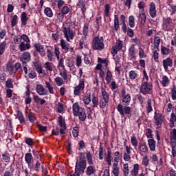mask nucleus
I'll use <instances>...</instances> for the list:
<instances>
[{
	"mask_svg": "<svg viewBox=\"0 0 176 176\" xmlns=\"http://www.w3.org/2000/svg\"><path fill=\"white\" fill-rule=\"evenodd\" d=\"M122 102L123 104H118L117 111L119 112L121 116H124L125 115H131V107L127 105H130V102H131V95H130V94H127L125 96H123Z\"/></svg>",
	"mask_w": 176,
	"mask_h": 176,
	"instance_id": "obj_1",
	"label": "nucleus"
},
{
	"mask_svg": "<svg viewBox=\"0 0 176 176\" xmlns=\"http://www.w3.org/2000/svg\"><path fill=\"white\" fill-rule=\"evenodd\" d=\"M98 64L96 67V69H101V68H104L107 69V76L105 78L106 82L107 85L111 83L112 80V72L109 70V67H108L109 64V60L107 58H98Z\"/></svg>",
	"mask_w": 176,
	"mask_h": 176,
	"instance_id": "obj_2",
	"label": "nucleus"
},
{
	"mask_svg": "<svg viewBox=\"0 0 176 176\" xmlns=\"http://www.w3.org/2000/svg\"><path fill=\"white\" fill-rule=\"evenodd\" d=\"M87 165V163L86 162L85 153H80L79 160L76 163L75 174L70 175V176H80V174H83L85 173Z\"/></svg>",
	"mask_w": 176,
	"mask_h": 176,
	"instance_id": "obj_3",
	"label": "nucleus"
},
{
	"mask_svg": "<svg viewBox=\"0 0 176 176\" xmlns=\"http://www.w3.org/2000/svg\"><path fill=\"white\" fill-rule=\"evenodd\" d=\"M23 65L20 62H17L15 64L13 61H9L7 63L6 70L8 71L9 75H15L16 72H19L20 75L23 74Z\"/></svg>",
	"mask_w": 176,
	"mask_h": 176,
	"instance_id": "obj_4",
	"label": "nucleus"
},
{
	"mask_svg": "<svg viewBox=\"0 0 176 176\" xmlns=\"http://www.w3.org/2000/svg\"><path fill=\"white\" fill-rule=\"evenodd\" d=\"M72 109L74 116H78L79 120H81V122H85V120H86V118H87L86 111L83 107H80L78 102H75L73 104Z\"/></svg>",
	"mask_w": 176,
	"mask_h": 176,
	"instance_id": "obj_5",
	"label": "nucleus"
},
{
	"mask_svg": "<svg viewBox=\"0 0 176 176\" xmlns=\"http://www.w3.org/2000/svg\"><path fill=\"white\" fill-rule=\"evenodd\" d=\"M19 60L21 63L22 68L24 71L25 75L28 74V63L31 61V53L26 52H23Z\"/></svg>",
	"mask_w": 176,
	"mask_h": 176,
	"instance_id": "obj_6",
	"label": "nucleus"
},
{
	"mask_svg": "<svg viewBox=\"0 0 176 176\" xmlns=\"http://www.w3.org/2000/svg\"><path fill=\"white\" fill-rule=\"evenodd\" d=\"M58 122L59 123V126L60 129L58 127H56L52 131V135H58V134H65V131L67 130V125L65 124V120L63 118V116H60L58 118Z\"/></svg>",
	"mask_w": 176,
	"mask_h": 176,
	"instance_id": "obj_7",
	"label": "nucleus"
},
{
	"mask_svg": "<svg viewBox=\"0 0 176 176\" xmlns=\"http://www.w3.org/2000/svg\"><path fill=\"white\" fill-rule=\"evenodd\" d=\"M92 49L94 50H104L105 44H104V37L96 36L93 38L91 43Z\"/></svg>",
	"mask_w": 176,
	"mask_h": 176,
	"instance_id": "obj_8",
	"label": "nucleus"
},
{
	"mask_svg": "<svg viewBox=\"0 0 176 176\" xmlns=\"http://www.w3.org/2000/svg\"><path fill=\"white\" fill-rule=\"evenodd\" d=\"M63 32L67 42H71L75 38V32L71 30V25L67 22H65L63 24Z\"/></svg>",
	"mask_w": 176,
	"mask_h": 176,
	"instance_id": "obj_9",
	"label": "nucleus"
},
{
	"mask_svg": "<svg viewBox=\"0 0 176 176\" xmlns=\"http://www.w3.org/2000/svg\"><path fill=\"white\" fill-rule=\"evenodd\" d=\"M153 90V85L152 82L144 81L142 82L140 88V91L143 94V96H146L148 94H152V91Z\"/></svg>",
	"mask_w": 176,
	"mask_h": 176,
	"instance_id": "obj_10",
	"label": "nucleus"
},
{
	"mask_svg": "<svg viewBox=\"0 0 176 176\" xmlns=\"http://www.w3.org/2000/svg\"><path fill=\"white\" fill-rule=\"evenodd\" d=\"M164 116L161 113H157L155 112L154 113V123L158 127V129H160L162 127V124H163V122H164Z\"/></svg>",
	"mask_w": 176,
	"mask_h": 176,
	"instance_id": "obj_11",
	"label": "nucleus"
},
{
	"mask_svg": "<svg viewBox=\"0 0 176 176\" xmlns=\"http://www.w3.org/2000/svg\"><path fill=\"white\" fill-rule=\"evenodd\" d=\"M122 49H123V41L118 38L116 40V45L111 48V54L116 56L118 52L122 50Z\"/></svg>",
	"mask_w": 176,
	"mask_h": 176,
	"instance_id": "obj_12",
	"label": "nucleus"
},
{
	"mask_svg": "<svg viewBox=\"0 0 176 176\" xmlns=\"http://www.w3.org/2000/svg\"><path fill=\"white\" fill-rule=\"evenodd\" d=\"M173 28V19L170 16L163 19V29L164 31H171Z\"/></svg>",
	"mask_w": 176,
	"mask_h": 176,
	"instance_id": "obj_13",
	"label": "nucleus"
},
{
	"mask_svg": "<svg viewBox=\"0 0 176 176\" xmlns=\"http://www.w3.org/2000/svg\"><path fill=\"white\" fill-rule=\"evenodd\" d=\"M85 90V81L80 80L78 85L74 87V96H80V92Z\"/></svg>",
	"mask_w": 176,
	"mask_h": 176,
	"instance_id": "obj_14",
	"label": "nucleus"
},
{
	"mask_svg": "<svg viewBox=\"0 0 176 176\" xmlns=\"http://www.w3.org/2000/svg\"><path fill=\"white\" fill-rule=\"evenodd\" d=\"M34 49L38 52L42 57L46 56V50L45 49V45L38 43L34 45Z\"/></svg>",
	"mask_w": 176,
	"mask_h": 176,
	"instance_id": "obj_15",
	"label": "nucleus"
},
{
	"mask_svg": "<svg viewBox=\"0 0 176 176\" xmlns=\"http://www.w3.org/2000/svg\"><path fill=\"white\" fill-rule=\"evenodd\" d=\"M27 109H28V107H27L25 109V116L27 119V120H29V122H30V123H34V122H35V120H36V118H35V113H34L33 112H28L27 111Z\"/></svg>",
	"mask_w": 176,
	"mask_h": 176,
	"instance_id": "obj_16",
	"label": "nucleus"
},
{
	"mask_svg": "<svg viewBox=\"0 0 176 176\" xmlns=\"http://www.w3.org/2000/svg\"><path fill=\"white\" fill-rule=\"evenodd\" d=\"M157 12L156 11V4L154 2L150 3L149 14L152 19H155L157 16Z\"/></svg>",
	"mask_w": 176,
	"mask_h": 176,
	"instance_id": "obj_17",
	"label": "nucleus"
},
{
	"mask_svg": "<svg viewBox=\"0 0 176 176\" xmlns=\"http://www.w3.org/2000/svg\"><path fill=\"white\" fill-rule=\"evenodd\" d=\"M36 93L39 94V96H47V91L43 87V85L42 84H38L36 87Z\"/></svg>",
	"mask_w": 176,
	"mask_h": 176,
	"instance_id": "obj_18",
	"label": "nucleus"
},
{
	"mask_svg": "<svg viewBox=\"0 0 176 176\" xmlns=\"http://www.w3.org/2000/svg\"><path fill=\"white\" fill-rule=\"evenodd\" d=\"M163 67L165 71H167L168 69V67L171 68L173 67V59L171 58L168 57L166 59L163 60Z\"/></svg>",
	"mask_w": 176,
	"mask_h": 176,
	"instance_id": "obj_19",
	"label": "nucleus"
},
{
	"mask_svg": "<svg viewBox=\"0 0 176 176\" xmlns=\"http://www.w3.org/2000/svg\"><path fill=\"white\" fill-rule=\"evenodd\" d=\"M69 46H71V45L67 43L65 40L64 39L60 40V47L62 50H63L65 53H68V52L69 51Z\"/></svg>",
	"mask_w": 176,
	"mask_h": 176,
	"instance_id": "obj_20",
	"label": "nucleus"
},
{
	"mask_svg": "<svg viewBox=\"0 0 176 176\" xmlns=\"http://www.w3.org/2000/svg\"><path fill=\"white\" fill-rule=\"evenodd\" d=\"M139 17L140 19V25L144 27L146 24V15L145 14V10H142L139 14Z\"/></svg>",
	"mask_w": 176,
	"mask_h": 176,
	"instance_id": "obj_21",
	"label": "nucleus"
},
{
	"mask_svg": "<svg viewBox=\"0 0 176 176\" xmlns=\"http://www.w3.org/2000/svg\"><path fill=\"white\" fill-rule=\"evenodd\" d=\"M138 149H139V153L141 155V153H146L148 152V146L146 145V143H139L138 144Z\"/></svg>",
	"mask_w": 176,
	"mask_h": 176,
	"instance_id": "obj_22",
	"label": "nucleus"
},
{
	"mask_svg": "<svg viewBox=\"0 0 176 176\" xmlns=\"http://www.w3.org/2000/svg\"><path fill=\"white\" fill-rule=\"evenodd\" d=\"M170 144L176 145V129H171L170 132Z\"/></svg>",
	"mask_w": 176,
	"mask_h": 176,
	"instance_id": "obj_23",
	"label": "nucleus"
},
{
	"mask_svg": "<svg viewBox=\"0 0 176 176\" xmlns=\"http://www.w3.org/2000/svg\"><path fill=\"white\" fill-rule=\"evenodd\" d=\"M100 100L109 102V94L105 91V89L103 87L101 88V96L100 97Z\"/></svg>",
	"mask_w": 176,
	"mask_h": 176,
	"instance_id": "obj_24",
	"label": "nucleus"
},
{
	"mask_svg": "<svg viewBox=\"0 0 176 176\" xmlns=\"http://www.w3.org/2000/svg\"><path fill=\"white\" fill-rule=\"evenodd\" d=\"M148 145L151 152L156 151V141L153 138L148 140Z\"/></svg>",
	"mask_w": 176,
	"mask_h": 176,
	"instance_id": "obj_25",
	"label": "nucleus"
},
{
	"mask_svg": "<svg viewBox=\"0 0 176 176\" xmlns=\"http://www.w3.org/2000/svg\"><path fill=\"white\" fill-rule=\"evenodd\" d=\"M59 75L63 80H68V77H71V74L68 75V74H67V69H59Z\"/></svg>",
	"mask_w": 176,
	"mask_h": 176,
	"instance_id": "obj_26",
	"label": "nucleus"
},
{
	"mask_svg": "<svg viewBox=\"0 0 176 176\" xmlns=\"http://www.w3.org/2000/svg\"><path fill=\"white\" fill-rule=\"evenodd\" d=\"M31 47V44L30 43H24L21 42L19 44V50L21 52H25V50H28Z\"/></svg>",
	"mask_w": 176,
	"mask_h": 176,
	"instance_id": "obj_27",
	"label": "nucleus"
},
{
	"mask_svg": "<svg viewBox=\"0 0 176 176\" xmlns=\"http://www.w3.org/2000/svg\"><path fill=\"white\" fill-rule=\"evenodd\" d=\"M96 167L93 165H89L87 168L86 174L88 176L94 175V174H96Z\"/></svg>",
	"mask_w": 176,
	"mask_h": 176,
	"instance_id": "obj_28",
	"label": "nucleus"
},
{
	"mask_svg": "<svg viewBox=\"0 0 176 176\" xmlns=\"http://www.w3.org/2000/svg\"><path fill=\"white\" fill-rule=\"evenodd\" d=\"M129 57L131 60H135L137 56L135 55V47L132 45L129 47Z\"/></svg>",
	"mask_w": 176,
	"mask_h": 176,
	"instance_id": "obj_29",
	"label": "nucleus"
},
{
	"mask_svg": "<svg viewBox=\"0 0 176 176\" xmlns=\"http://www.w3.org/2000/svg\"><path fill=\"white\" fill-rule=\"evenodd\" d=\"M160 83L163 87H166V86H168V85H170V78H168L167 76L164 75L162 76Z\"/></svg>",
	"mask_w": 176,
	"mask_h": 176,
	"instance_id": "obj_30",
	"label": "nucleus"
},
{
	"mask_svg": "<svg viewBox=\"0 0 176 176\" xmlns=\"http://www.w3.org/2000/svg\"><path fill=\"white\" fill-rule=\"evenodd\" d=\"M33 100L36 104H40V105H43V104H46V100H45V99L39 98L38 95H34Z\"/></svg>",
	"mask_w": 176,
	"mask_h": 176,
	"instance_id": "obj_31",
	"label": "nucleus"
},
{
	"mask_svg": "<svg viewBox=\"0 0 176 176\" xmlns=\"http://www.w3.org/2000/svg\"><path fill=\"white\" fill-rule=\"evenodd\" d=\"M29 19L30 18L27 16V12H22L21 15V25H27V22L28 21Z\"/></svg>",
	"mask_w": 176,
	"mask_h": 176,
	"instance_id": "obj_32",
	"label": "nucleus"
},
{
	"mask_svg": "<svg viewBox=\"0 0 176 176\" xmlns=\"http://www.w3.org/2000/svg\"><path fill=\"white\" fill-rule=\"evenodd\" d=\"M139 170H140V164H134L133 170H131V175L138 176Z\"/></svg>",
	"mask_w": 176,
	"mask_h": 176,
	"instance_id": "obj_33",
	"label": "nucleus"
},
{
	"mask_svg": "<svg viewBox=\"0 0 176 176\" xmlns=\"http://www.w3.org/2000/svg\"><path fill=\"white\" fill-rule=\"evenodd\" d=\"M32 154H31V153H27L25 155V162L27 163L29 167L31 166V162H32Z\"/></svg>",
	"mask_w": 176,
	"mask_h": 176,
	"instance_id": "obj_34",
	"label": "nucleus"
},
{
	"mask_svg": "<svg viewBox=\"0 0 176 176\" xmlns=\"http://www.w3.org/2000/svg\"><path fill=\"white\" fill-rule=\"evenodd\" d=\"M86 157L88 164H89V166H93V164H94V162H93V155L90 151L86 152Z\"/></svg>",
	"mask_w": 176,
	"mask_h": 176,
	"instance_id": "obj_35",
	"label": "nucleus"
},
{
	"mask_svg": "<svg viewBox=\"0 0 176 176\" xmlns=\"http://www.w3.org/2000/svg\"><path fill=\"white\" fill-rule=\"evenodd\" d=\"M92 108H97L98 107V96H96V94H92Z\"/></svg>",
	"mask_w": 176,
	"mask_h": 176,
	"instance_id": "obj_36",
	"label": "nucleus"
},
{
	"mask_svg": "<svg viewBox=\"0 0 176 176\" xmlns=\"http://www.w3.org/2000/svg\"><path fill=\"white\" fill-rule=\"evenodd\" d=\"M82 35L87 38L89 36V23H85L82 28Z\"/></svg>",
	"mask_w": 176,
	"mask_h": 176,
	"instance_id": "obj_37",
	"label": "nucleus"
},
{
	"mask_svg": "<svg viewBox=\"0 0 176 176\" xmlns=\"http://www.w3.org/2000/svg\"><path fill=\"white\" fill-rule=\"evenodd\" d=\"M129 76L131 80H134L138 78L139 75L138 73H137V71L132 70L129 72Z\"/></svg>",
	"mask_w": 176,
	"mask_h": 176,
	"instance_id": "obj_38",
	"label": "nucleus"
},
{
	"mask_svg": "<svg viewBox=\"0 0 176 176\" xmlns=\"http://www.w3.org/2000/svg\"><path fill=\"white\" fill-rule=\"evenodd\" d=\"M161 52H162V54H163V56H167V54H170V53H171V50H170V48L166 46L162 45Z\"/></svg>",
	"mask_w": 176,
	"mask_h": 176,
	"instance_id": "obj_39",
	"label": "nucleus"
},
{
	"mask_svg": "<svg viewBox=\"0 0 176 176\" xmlns=\"http://www.w3.org/2000/svg\"><path fill=\"white\" fill-rule=\"evenodd\" d=\"M17 118L19 119L21 124H25V118H24V115H23V113L21 111H18Z\"/></svg>",
	"mask_w": 176,
	"mask_h": 176,
	"instance_id": "obj_40",
	"label": "nucleus"
},
{
	"mask_svg": "<svg viewBox=\"0 0 176 176\" xmlns=\"http://www.w3.org/2000/svg\"><path fill=\"white\" fill-rule=\"evenodd\" d=\"M87 37L82 36L81 39L79 41V49L82 50L86 46V41Z\"/></svg>",
	"mask_w": 176,
	"mask_h": 176,
	"instance_id": "obj_41",
	"label": "nucleus"
},
{
	"mask_svg": "<svg viewBox=\"0 0 176 176\" xmlns=\"http://www.w3.org/2000/svg\"><path fill=\"white\" fill-rule=\"evenodd\" d=\"M56 111L58 113H63L64 112V104L60 102H58L56 104Z\"/></svg>",
	"mask_w": 176,
	"mask_h": 176,
	"instance_id": "obj_42",
	"label": "nucleus"
},
{
	"mask_svg": "<svg viewBox=\"0 0 176 176\" xmlns=\"http://www.w3.org/2000/svg\"><path fill=\"white\" fill-rule=\"evenodd\" d=\"M108 104H109V102L108 100H104L102 99H100L99 100V107L102 109H104V108H107V107H108Z\"/></svg>",
	"mask_w": 176,
	"mask_h": 176,
	"instance_id": "obj_43",
	"label": "nucleus"
},
{
	"mask_svg": "<svg viewBox=\"0 0 176 176\" xmlns=\"http://www.w3.org/2000/svg\"><path fill=\"white\" fill-rule=\"evenodd\" d=\"M161 41L162 39L160 38V36L154 37V46L157 50H159V46H160Z\"/></svg>",
	"mask_w": 176,
	"mask_h": 176,
	"instance_id": "obj_44",
	"label": "nucleus"
},
{
	"mask_svg": "<svg viewBox=\"0 0 176 176\" xmlns=\"http://www.w3.org/2000/svg\"><path fill=\"white\" fill-rule=\"evenodd\" d=\"M109 10H111V4H105L104 13L106 17H109V16H111V14H109Z\"/></svg>",
	"mask_w": 176,
	"mask_h": 176,
	"instance_id": "obj_45",
	"label": "nucleus"
},
{
	"mask_svg": "<svg viewBox=\"0 0 176 176\" xmlns=\"http://www.w3.org/2000/svg\"><path fill=\"white\" fill-rule=\"evenodd\" d=\"M44 14L47 17H53V11H52V8L49 7L44 9Z\"/></svg>",
	"mask_w": 176,
	"mask_h": 176,
	"instance_id": "obj_46",
	"label": "nucleus"
},
{
	"mask_svg": "<svg viewBox=\"0 0 176 176\" xmlns=\"http://www.w3.org/2000/svg\"><path fill=\"white\" fill-rule=\"evenodd\" d=\"M83 101L85 105H89V102H91V94L90 93L87 94Z\"/></svg>",
	"mask_w": 176,
	"mask_h": 176,
	"instance_id": "obj_47",
	"label": "nucleus"
},
{
	"mask_svg": "<svg viewBox=\"0 0 176 176\" xmlns=\"http://www.w3.org/2000/svg\"><path fill=\"white\" fill-rule=\"evenodd\" d=\"M122 171L124 176H129L130 169H129V164H124L122 166Z\"/></svg>",
	"mask_w": 176,
	"mask_h": 176,
	"instance_id": "obj_48",
	"label": "nucleus"
},
{
	"mask_svg": "<svg viewBox=\"0 0 176 176\" xmlns=\"http://www.w3.org/2000/svg\"><path fill=\"white\" fill-rule=\"evenodd\" d=\"M54 82L56 86H63L64 85V79L61 77L55 78Z\"/></svg>",
	"mask_w": 176,
	"mask_h": 176,
	"instance_id": "obj_49",
	"label": "nucleus"
},
{
	"mask_svg": "<svg viewBox=\"0 0 176 176\" xmlns=\"http://www.w3.org/2000/svg\"><path fill=\"white\" fill-rule=\"evenodd\" d=\"M8 43H6V41H3L0 44V55L2 56L3 53H5V50H6V46Z\"/></svg>",
	"mask_w": 176,
	"mask_h": 176,
	"instance_id": "obj_50",
	"label": "nucleus"
},
{
	"mask_svg": "<svg viewBox=\"0 0 176 176\" xmlns=\"http://www.w3.org/2000/svg\"><path fill=\"white\" fill-rule=\"evenodd\" d=\"M146 108L147 113H151V112L153 111V109L152 108V100L148 99L147 100V104Z\"/></svg>",
	"mask_w": 176,
	"mask_h": 176,
	"instance_id": "obj_51",
	"label": "nucleus"
},
{
	"mask_svg": "<svg viewBox=\"0 0 176 176\" xmlns=\"http://www.w3.org/2000/svg\"><path fill=\"white\" fill-rule=\"evenodd\" d=\"M131 142L133 145V146H134L135 149H137V146H138V140H137V138H135V136H131Z\"/></svg>",
	"mask_w": 176,
	"mask_h": 176,
	"instance_id": "obj_52",
	"label": "nucleus"
},
{
	"mask_svg": "<svg viewBox=\"0 0 176 176\" xmlns=\"http://www.w3.org/2000/svg\"><path fill=\"white\" fill-rule=\"evenodd\" d=\"M3 160L6 163H10V155H9V153H5L2 154Z\"/></svg>",
	"mask_w": 176,
	"mask_h": 176,
	"instance_id": "obj_53",
	"label": "nucleus"
},
{
	"mask_svg": "<svg viewBox=\"0 0 176 176\" xmlns=\"http://www.w3.org/2000/svg\"><path fill=\"white\" fill-rule=\"evenodd\" d=\"M138 55H139V58H145L147 57L146 54H145V51L141 47H139Z\"/></svg>",
	"mask_w": 176,
	"mask_h": 176,
	"instance_id": "obj_54",
	"label": "nucleus"
},
{
	"mask_svg": "<svg viewBox=\"0 0 176 176\" xmlns=\"http://www.w3.org/2000/svg\"><path fill=\"white\" fill-rule=\"evenodd\" d=\"M114 30L118 31L119 30V18L118 15H114Z\"/></svg>",
	"mask_w": 176,
	"mask_h": 176,
	"instance_id": "obj_55",
	"label": "nucleus"
},
{
	"mask_svg": "<svg viewBox=\"0 0 176 176\" xmlns=\"http://www.w3.org/2000/svg\"><path fill=\"white\" fill-rule=\"evenodd\" d=\"M6 87H8V89H13V80L12 78H8L6 81Z\"/></svg>",
	"mask_w": 176,
	"mask_h": 176,
	"instance_id": "obj_56",
	"label": "nucleus"
},
{
	"mask_svg": "<svg viewBox=\"0 0 176 176\" xmlns=\"http://www.w3.org/2000/svg\"><path fill=\"white\" fill-rule=\"evenodd\" d=\"M98 71H100L99 76L102 79H104V78H105V72H107V69H104V67H100V69H98Z\"/></svg>",
	"mask_w": 176,
	"mask_h": 176,
	"instance_id": "obj_57",
	"label": "nucleus"
},
{
	"mask_svg": "<svg viewBox=\"0 0 176 176\" xmlns=\"http://www.w3.org/2000/svg\"><path fill=\"white\" fill-rule=\"evenodd\" d=\"M72 135H73V137H74V138H77V137H78V135H79V128L78 126H74L73 128Z\"/></svg>",
	"mask_w": 176,
	"mask_h": 176,
	"instance_id": "obj_58",
	"label": "nucleus"
},
{
	"mask_svg": "<svg viewBox=\"0 0 176 176\" xmlns=\"http://www.w3.org/2000/svg\"><path fill=\"white\" fill-rule=\"evenodd\" d=\"M19 19V16L17 15H14L12 16V21H11V26L12 27H16L17 25V19Z\"/></svg>",
	"mask_w": 176,
	"mask_h": 176,
	"instance_id": "obj_59",
	"label": "nucleus"
},
{
	"mask_svg": "<svg viewBox=\"0 0 176 176\" xmlns=\"http://www.w3.org/2000/svg\"><path fill=\"white\" fill-rule=\"evenodd\" d=\"M47 56L49 61H53V52H52V50L47 49Z\"/></svg>",
	"mask_w": 176,
	"mask_h": 176,
	"instance_id": "obj_60",
	"label": "nucleus"
},
{
	"mask_svg": "<svg viewBox=\"0 0 176 176\" xmlns=\"http://www.w3.org/2000/svg\"><path fill=\"white\" fill-rule=\"evenodd\" d=\"M25 142L29 146H32V145H34V140L31 138H25Z\"/></svg>",
	"mask_w": 176,
	"mask_h": 176,
	"instance_id": "obj_61",
	"label": "nucleus"
},
{
	"mask_svg": "<svg viewBox=\"0 0 176 176\" xmlns=\"http://www.w3.org/2000/svg\"><path fill=\"white\" fill-rule=\"evenodd\" d=\"M10 170H6L2 176H13V173H14V168H12V167H10Z\"/></svg>",
	"mask_w": 176,
	"mask_h": 176,
	"instance_id": "obj_62",
	"label": "nucleus"
},
{
	"mask_svg": "<svg viewBox=\"0 0 176 176\" xmlns=\"http://www.w3.org/2000/svg\"><path fill=\"white\" fill-rule=\"evenodd\" d=\"M171 97H172V100H176V87L175 86H174L171 89Z\"/></svg>",
	"mask_w": 176,
	"mask_h": 176,
	"instance_id": "obj_63",
	"label": "nucleus"
},
{
	"mask_svg": "<svg viewBox=\"0 0 176 176\" xmlns=\"http://www.w3.org/2000/svg\"><path fill=\"white\" fill-rule=\"evenodd\" d=\"M172 148V155L173 157H176V144H170Z\"/></svg>",
	"mask_w": 176,
	"mask_h": 176,
	"instance_id": "obj_64",
	"label": "nucleus"
}]
</instances>
